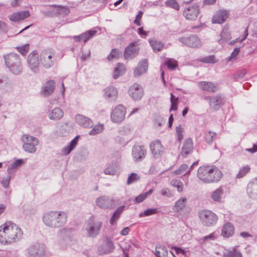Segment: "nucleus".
<instances>
[{
    "label": "nucleus",
    "mask_w": 257,
    "mask_h": 257,
    "mask_svg": "<svg viewBox=\"0 0 257 257\" xmlns=\"http://www.w3.org/2000/svg\"><path fill=\"white\" fill-rule=\"evenodd\" d=\"M198 86L202 90L209 92H215L218 90L217 86L211 82L201 81Z\"/></svg>",
    "instance_id": "27"
},
{
    "label": "nucleus",
    "mask_w": 257,
    "mask_h": 257,
    "mask_svg": "<svg viewBox=\"0 0 257 257\" xmlns=\"http://www.w3.org/2000/svg\"><path fill=\"white\" fill-rule=\"evenodd\" d=\"M184 130L181 125L176 126V134L177 136V140L180 142L183 140L184 138Z\"/></svg>",
    "instance_id": "55"
},
{
    "label": "nucleus",
    "mask_w": 257,
    "mask_h": 257,
    "mask_svg": "<svg viewBox=\"0 0 257 257\" xmlns=\"http://www.w3.org/2000/svg\"><path fill=\"white\" fill-rule=\"evenodd\" d=\"M205 99L209 101L210 107L214 110H218L226 100L224 96L220 94L213 96H207Z\"/></svg>",
    "instance_id": "12"
},
{
    "label": "nucleus",
    "mask_w": 257,
    "mask_h": 257,
    "mask_svg": "<svg viewBox=\"0 0 257 257\" xmlns=\"http://www.w3.org/2000/svg\"><path fill=\"white\" fill-rule=\"evenodd\" d=\"M140 179V177L135 173H132L128 176L127 180V184L130 185Z\"/></svg>",
    "instance_id": "56"
},
{
    "label": "nucleus",
    "mask_w": 257,
    "mask_h": 257,
    "mask_svg": "<svg viewBox=\"0 0 257 257\" xmlns=\"http://www.w3.org/2000/svg\"><path fill=\"white\" fill-rule=\"evenodd\" d=\"M159 211L157 208H149L144 212H141L139 214V216L140 217H144V216H149L152 215L156 214L158 213Z\"/></svg>",
    "instance_id": "46"
},
{
    "label": "nucleus",
    "mask_w": 257,
    "mask_h": 257,
    "mask_svg": "<svg viewBox=\"0 0 257 257\" xmlns=\"http://www.w3.org/2000/svg\"><path fill=\"white\" fill-rule=\"evenodd\" d=\"M49 119L54 120H59L63 115V111L59 107H56L48 111Z\"/></svg>",
    "instance_id": "34"
},
{
    "label": "nucleus",
    "mask_w": 257,
    "mask_h": 257,
    "mask_svg": "<svg viewBox=\"0 0 257 257\" xmlns=\"http://www.w3.org/2000/svg\"><path fill=\"white\" fill-rule=\"evenodd\" d=\"M121 53L117 49H113L110 54L107 56V59L111 61L113 59H118L121 55Z\"/></svg>",
    "instance_id": "50"
},
{
    "label": "nucleus",
    "mask_w": 257,
    "mask_h": 257,
    "mask_svg": "<svg viewBox=\"0 0 257 257\" xmlns=\"http://www.w3.org/2000/svg\"><path fill=\"white\" fill-rule=\"evenodd\" d=\"M96 204L100 208H108L110 204V200L107 196H102L96 199Z\"/></svg>",
    "instance_id": "36"
},
{
    "label": "nucleus",
    "mask_w": 257,
    "mask_h": 257,
    "mask_svg": "<svg viewBox=\"0 0 257 257\" xmlns=\"http://www.w3.org/2000/svg\"><path fill=\"white\" fill-rule=\"evenodd\" d=\"M171 184L174 187L177 188L179 192H182L183 190V184L180 180L173 179L171 181Z\"/></svg>",
    "instance_id": "48"
},
{
    "label": "nucleus",
    "mask_w": 257,
    "mask_h": 257,
    "mask_svg": "<svg viewBox=\"0 0 257 257\" xmlns=\"http://www.w3.org/2000/svg\"><path fill=\"white\" fill-rule=\"evenodd\" d=\"M42 220L47 227L58 228L66 223L67 215L66 212L62 211H50L44 214Z\"/></svg>",
    "instance_id": "2"
},
{
    "label": "nucleus",
    "mask_w": 257,
    "mask_h": 257,
    "mask_svg": "<svg viewBox=\"0 0 257 257\" xmlns=\"http://www.w3.org/2000/svg\"><path fill=\"white\" fill-rule=\"evenodd\" d=\"M210 168L212 171H210L211 172L209 173L210 177H214V180H212V182H216L219 181L222 177V173L220 170L217 167L214 166H210Z\"/></svg>",
    "instance_id": "41"
},
{
    "label": "nucleus",
    "mask_w": 257,
    "mask_h": 257,
    "mask_svg": "<svg viewBox=\"0 0 257 257\" xmlns=\"http://www.w3.org/2000/svg\"><path fill=\"white\" fill-rule=\"evenodd\" d=\"M153 189H151L148 191L140 194L135 198L134 201L137 203L142 202L148 197V196L151 195L153 193Z\"/></svg>",
    "instance_id": "44"
},
{
    "label": "nucleus",
    "mask_w": 257,
    "mask_h": 257,
    "mask_svg": "<svg viewBox=\"0 0 257 257\" xmlns=\"http://www.w3.org/2000/svg\"><path fill=\"white\" fill-rule=\"evenodd\" d=\"M57 15L63 16H67L70 12L68 7L61 6H57Z\"/></svg>",
    "instance_id": "52"
},
{
    "label": "nucleus",
    "mask_w": 257,
    "mask_h": 257,
    "mask_svg": "<svg viewBox=\"0 0 257 257\" xmlns=\"http://www.w3.org/2000/svg\"><path fill=\"white\" fill-rule=\"evenodd\" d=\"M166 7L172 8L175 10L178 11L180 9V6L176 0H168L165 2Z\"/></svg>",
    "instance_id": "51"
},
{
    "label": "nucleus",
    "mask_w": 257,
    "mask_h": 257,
    "mask_svg": "<svg viewBox=\"0 0 257 257\" xmlns=\"http://www.w3.org/2000/svg\"><path fill=\"white\" fill-rule=\"evenodd\" d=\"M139 50L137 43L133 42L125 48L124 51V57L127 60L132 59L137 56Z\"/></svg>",
    "instance_id": "17"
},
{
    "label": "nucleus",
    "mask_w": 257,
    "mask_h": 257,
    "mask_svg": "<svg viewBox=\"0 0 257 257\" xmlns=\"http://www.w3.org/2000/svg\"><path fill=\"white\" fill-rule=\"evenodd\" d=\"M30 16L28 11H20L13 13L9 17L10 20L12 22H18Z\"/></svg>",
    "instance_id": "30"
},
{
    "label": "nucleus",
    "mask_w": 257,
    "mask_h": 257,
    "mask_svg": "<svg viewBox=\"0 0 257 257\" xmlns=\"http://www.w3.org/2000/svg\"><path fill=\"white\" fill-rule=\"evenodd\" d=\"M165 63L168 68L171 70H174L178 66L177 62L173 59H168Z\"/></svg>",
    "instance_id": "53"
},
{
    "label": "nucleus",
    "mask_w": 257,
    "mask_h": 257,
    "mask_svg": "<svg viewBox=\"0 0 257 257\" xmlns=\"http://www.w3.org/2000/svg\"><path fill=\"white\" fill-rule=\"evenodd\" d=\"M223 189L220 187L212 192L211 198L215 202L220 203L223 199Z\"/></svg>",
    "instance_id": "37"
},
{
    "label": "nucleus",
    "mask_w": 257,
    "mask_h": 257,
    "mask_svg": "<svg viewBox=\"0 0 257 257\" xmlns=\"http://www.w3.org/2000/svg\"><path fill=\"white\" fill-rule=\"evenodd\" d=\"M198 216L202 224L207 227L215 225L218 220L216 214L209 210H203L200 211Z\"/></svg>",
    "instance_id": "5"
},
{
    "label": "nucleus",
    "mask_w": 257,
    "mask_h": 257,
    "mask_svg": "<svg viewBox=\"0 0 257 257\" xmlns=\"http://www.w3.org/2000/svg\"><path fill=\"white\" fill-rule=\"evenodd\" d=\"M228 14L226 11L218 12L212 18V23L217 24L223 23L228 18Z\"/></svg>",
    "instance_id": "33"
},
{
    "label": "nucleus",
    "mask_w": 257,
    "mask_h": 257,
    "mask_svg": "<svg viewBox=\"0 0 257 257\" xmlns=\"http://www.w3.org/2000/svg\"><path fill=\"white\" fill-rule=\"evenodd\" d=\"M45 251V245L42 243H36L30 246L27 249L28 255L30 257H40Z\"/></svg>",
    "instance_id": "13"
},
{
    "label": "nucleus",
    "mask_w": 257,
    "mask_h": 257,
    "mask_svg": "<svg viewBox=\"0 0 257 257\" xmlns=\"http://www.w3.org/2000/svg\"><path fill=\"white\" fill-rule=\"evenodd\" d=\"M103 130V125L102 124H98L95 125L92 129L89 132V134L91 136L97 135Z\"/></svg>",
    "instance_id": "49"
},
{
    "label": "nucleus",
    "mask_w": 257,
    "mask_h": 257,
    "mask_svg": "<svg viewBox=\"0 0 257 257\" xmlns=\"http://www.w3.org/2000/svg\"><path fill=\"white\" fill-rule=\"evenodd\" d=\"M147 150L144 146L135 145L132 148V156L135 161H141L146 155Z\"/></svg>",
    "instance_id": "16"
},
{
    "label": "nucleus",
    "mask_w": 257,
    "mask_h": 257,
    "mask_svg": "<svg viewBox=\"0 0 257 257\" xmlns=\"http://www.w3.org/2000/svg\"><path fill=\"white\" fill-rule=\"evenodd\" d=\"M217 237V234L215 232H213L211 233V234L204 236L203 237V241H207L208 240H215Z\"/></svg>",
    "instance_id": "61"
},
{
    "label": "nucleus",
    "mask_w": 257,
    "mask_h": 257,
    "mask_svg": "<svg viewBox=\"0 0 257 257\" xmlns=\"http://www.w3.org/2000/svg\"><path fill=\"white\" fill-rule=\"evenodd\" d=\"M160 194L167 197H171L172 196L171 191L167 188H163L160 191Z\"/></svg>",
    "instance_id": "63"
},
{
    "label": "nucleus",
    "mask_w": 257,
    "mask_h": 257,
    "mask_svg": "<svg viewBox=\"0 0 257 257\" xmlns=\"http://www.w3.org/2000/svg\"><path fill=\"white\" fill-rule=\"evenodd\" d=\"M27 63L29 68L32 71L36 73L39 70L40 59L37 51H32L27 57Z\"/></svg>",
    "instance_id": "10"
},
{
    "label": "nucleus",
    "mask_w": 257,
    "mask_h": 257,
    "mask_svg": "<svg viewBox=\"0 0 257 257\" xmlns=\"http://www.w3.org/2000/svg\"><path fill=\"white\" fill-rule=\"evenodd\" d=\"M55 52L53 50L49 49L43 50L40 55L42 65L46 68L52 67L55 60Z\"/></svg>",
    "instance_id": "6"
},
{
    "label": "nucleus",
    "mask_w": 257,
    "mask_h": 257,
    "mask_svg": "<svg viewBox=\"0 0 257 257\" xmlns=\"http://www.w3.org/2000/svg\"><path fill=\"white\" fill-rule=\"evenodd\" d=\"M212 171L210 166H203L199 168L197 171V177L198 178L205 183H212L214 180V177H210V174Z\"/></svg>",
    "instance_id": "11"
},
{
    "label": "nucleus",
    "mask_w": 257,
    "mask_h": 257,
    "mask_svg": "<svg viewBox=\"0 0 257 257\" xmlns=\"http://www.w3.org/2000/svg\"><path fill=\"white\" fill-rule=\"evenodd\" d=\"M79 136H76L67 146H65L61 151L64 156L69 155L77 146L79 138Z\"/></svg>",
    "instance_id": "32"
},
{
    "label": "nucleus",
    "mask_w": 257,
    "mask_h": 257,
    "mask_svg": "<svg viewBox=\"0 0 257 257\" xmlns=\"http://www.w3.org/2000/svg\"><path fill=\"white\" fill-rule=\"evenodd\" d=\"M187 202L186 198L181 197L175 202L173 209L175 212L181 213L186 208Z\"/></svg>",
    "instance_id": "35"
},
{
    "label": "nucleus",
    "mask_w": 257,
    "mask_h": 257,
    "mask_svg": "<svg viewBox=\"0 0 257 257\" xmlns=\"http://www.w3.org/2000/svg\"><path fill=\"white\" fill-rule=\"evenodd\" d=\"M201 61L205 63H214L216 62L214 55H210L202 58Z\"/></svg>",
    "instance_id": "60"
},
{
    "label": "nucleus",
    "mask_w": 257,
    "mask_h": 257,
    "mask_svg": "<svg viewBox=\"0 0 257 257\" xmlns=\"http://www.w3.org/2000/svg\"><path fill=\"white\" fill-rule=\"evenodd\" d=\"M221 256L222 257H243L242 252L238 248V246L223 248Z\"/></svg>",
    "instance_id": "20"
},
{
    "label": "nucleus",
    "mask_w": 257,
    "mask_h": 257,
    "mask_svg": "<svg viewBox=\"0 0 257 257\" xmlns=\"http://www.w3.org/2000/svg\"><path fill=\"white\" fill-rule=\"evenodd\" d=\"M143 12L141 11H139L138 14L136 16L135 20H134V23L136 24L138 26H141V19L143 16Z\"/></svg>",
    "instance_id": "64"
},
{
    "label": "nucleus",
    "mask_w": 257,
    "mask_h": 257,
    "mask_svg": "<svg viewBox=\"0 0 257 257\" xmlns=\"http://www.w3.org/2000/svg\"><path fill=\"white\" fill-rule=\"evenodd\" d=\"M125 72V67L122 63H118L113 71V77L114 79L121 76Z\"/></svg>",
    "instance_id": "43"
},
{
    "label": "nucleus",
    "mask_w": 257,
    "mask_h": 257,
    "mask_svg": "<svg viewBox=\"0 0 257 257\" xmlns=\"http://www.w3.org/2000/svg\"><path fill=\"white\" fill-rule=\"evenodd\" d=\"M86 223L85 230L87 231L88 236L92 238L96 237L100 232L102 224L101 221H94L92 218H90L87 220Z\"/></svg>",
    "instance_id": "7"
},
{
    "label": "nucleus",
    "mask_w": 257,
    "mask_h": 257,
    "mask_svg": "<svg viewBox=\"0 0 257 257\" xmlns=\"http://www.w3.org/2000/svg\"><path fill=\"white\" fill-rule=\"evenodd\" d=\"M115 248L112 241L108 237L105 238L103 244L100 246L98 248V252L99 255H104L112 252Z\"/></svg>",
    "instance_id": "18"
},
{
    "label": "nucleus",
    "mask_w": 257,
    "mask_h": 257,
    "mask_svg": "<svg viewBox=\"0 0 257 257\" xmlns=\"http://www.w3.org/2000/svg\"><path fill=\"white\" fill-rule=\"evenodd\" d=\"M170 248L172 249H174L175 250L176 253L178 254H182L184 256H186L187 252L186 251H185L183 248L180 247H177L175 246H171Z\"/></svg>",
    "instance_id": "62"
},
{
    "label": "nucleus",
    "mask_w": 257,
    "mask_h": 257,
    "mask_svg": "<svg viewBox=\"0 0 257 257\" xmlns=\"http://www.w3.org/2000/svg\"><path fill=\"white\" fill-rule=\"evenodd\" d=\"M73 229L70 227L61 228L58 230V237L62 240L68 241L70 239Z\"/></svg>",
    "instance_id": "29"
},
{
    "label": "nucleus",
    "mask_w": 257,
    "mask_h": 257,
    "mask_svg": "<svg viewBox=\"0 0 257 257\" xmlns=\"http://www.w3.org/2000/svg\"><path fill=\"white\" fill-rule=\"evenodd\" d=\"M11 179V174H8L6 177L3 178V179L1 181V183L4 188H9Z\"/></svg>",
    "instance_id": "58"
},
{
    "label": "nucleus",
    "mask_w": 257,
    "mask_h": 257,
    "mask_svg": "<svg viewBox=\"0 0 257 257\" xmlns=\"http://www.w3.org/2000/svg\"><path fill=\"white\" fill-rule=\"evenodd\" d=\"M246 192L249 198L257 200V179L252 180L248 183Z\"/></svg>",
    "instance_id": "24"
},
{
    "label": "nucleus",
    "mask_w": 257,
    "mask_h": 257,
    "mask_svg": "<svg viewBox=\"0 0 257 257\" xmlns=\"http://www.w3.org/2000/svg\"><path fill=\"white\" fill-rule=\"evenodd\" d=\"M23 150L29 153L34 154L37 151L36 146L39 144V139L35 137L25 134L22 136Z\"/></svg>",
    "instance_id": "4"
},
{
    "label": "nucleus",
    "mask_w": 257,
    "mask_h": 257,
    "mask_svg": "<svg viewBox=\"0 0 257 257\" xmlns=\"http://www.w3.org/2000/svg\"><path fill=\"white\" fill-rule=\"evenodd\" d=\"M250 171V168L248 166L246 165L243 166L240 169L239 172L237 174L236 178L239 179L244 177L249 171Z\"/></svg>",
    "instance_id": "54"
},
{
    "label": "nucleus",
    "mask_w": 257,
    "mask_h": 257,
    "mask_svg": "<svg viewBox=\"0 0 257 257\" xmlns=\"http://www.w3.org/2000/svg\"><path fill=\"white\" fill-rule=\"evenodd\" d=\"M29 44H27L21 46L17 47L16 48L22 55H25L29 50Z\"/></svg>",
    "instance_id": "57"
},
{
    "label": "nucleus",
    "mask_w": 257,
    "mask_h": 257,
    "mask_svg": "<svg viewBox=\"0 0 257 257\" xmlns=\"http://www.w3.org/2000/svg\"><path fill=\"white\" fill-rule=\"evenodd\" d=\"M148 68V62L147 59H143L139 61L138 66L134 71V74L135 77L142 75L146 73Z\"/></svg>",
    "instance_id": "25"
},
{
    "label": "nucleus",
    "mask_w": 257,
    "mask_h": 257,
    "mask_svg": "<svg viewBox=\"0 0 257 257\" xmlns=\"http://www.w3.org/2000/svg\"><path fill=\"white\" fill-rule=\"evenodd\" d=\"M57 5H49L44 7L43 13L46 16L52 17L57 15Z\"/></svg>",
    "instance_id": "39"
},
{
    "label": "nucleus",
    "mask_w": 257,
    "mask_h": 257,
    "mask_svg": "<svg viewBox=\"0 0 257 257\" xmlns=\"http://www.w3.org/2000/svg\"><path fill=\"white\" fill-rule=\"evenodd\" d=\"M188 168V166L186 164L181 165L179 168L176 170L174 174L175 175H182L183 174Z\"/></svg>",
    "instance_id": "59"
},
{
    "label": "nucleus",
    "mask_w": 257,
    "mask_h": 257,
    "mask_svg": "<svg viewBox=\"0 0 257 257\" xmlns=\"http://www.w3.org/2000/svg\"><path fill=\"white\" fill-rule=\"evenodd\" d=\"M95 30H88L79 35L74 36L73 38L77 42H83L86 43L88 40L93 38L97 33Z\"/></svg>",
    "instance_id": "21"
},
{
    "label": "nucleus",
    "mask_w": 257,
    "mask_h": 257,
    "mask_svg": "<svg viewBox=\"0 0 257 257\" xmlns=\"http://www.w3.org/2000/svg\"><path fill=\"white\" fill-rule=\"evenodd\" d=\"M103 92V97L107 101H113L117 99V90L112 86H109L105 88Z\"/></svg>",
    "instance_id": "22"
},
{
    "label": "nucleus",
    "mask_w": 257,
    "mask_h": 257,
    "mask_svg": "<svg viewBox=\"0 0 257 257\" xmlns=\"http://www.w3.org/2000/svg\"><path fill=\"white\" fill-rule=\"evenodd\" d=\"M150 148L153 157L156 159L161 157L164 153V148L159 140L152 142L150 145Z\"/></svg>",
    "instance_id": "14"
},
{
    "label": "nucleus",
    "mask_w": 257,
    "mask_h": 257,
    "mask_svg": "<svg viewBox=\"0 0 257 257\" xmlns=\"http://www.w3.org/2000/svg\"><path fill=\"white\" fill-rule=\"evenodd\" d=\"M128 93L133 99L134 100H139L144 95V90L139 84L135 83L130 87L128 90Z\"/></svg>",
    "instance_id": "15"
},
{
    "label": "nucleus",
    "mask_w": 257,
    "mask_h": 257,
    "mask_svg": "<svg viewBox=\"0 0 257 257\" xmlns=\"http://www.w3.org/2000/svg\"><path fill=\"white\" fill-rule=\"evenodd\" d=\"M199 13V6L194 5L186 8L183 12V16L188 20L194 21L197 19Z\"/></svg>",
    "instance_id": "19"
},
{
    "label": "nucleus",
    "mask_w": 257,
    "mask_h": 257,
    "mask_svg": "<svg viewBox=\"0 0 257 257\" xmlns=\"http://www.w3.org/2000/svg\"><path fill=\"white\" fill-rule=\"evenodd\" d=\"M24 161L21 159L16 160L14 163L8 166L7 169L8 173L9 174L14 173L16 169L24 164Z\"/></svg>",
    "instance_id": "38"
},
{
    "label": "nucleus",
    "mask_w": 257,
    "mask_h": 257,
    "mask_svg": "<svg viewBox=\"0 0 257 257\" xmlns=\"http://www.w3.org/2000/svg\"><path fill=\"white\" fill-rule=\"evenodd\" d=\"M118 169V165L116 162H112L107 165L104 170V173L105 175L113 176L116 173Z\"/></svg>",
    "instance_id": "40"
},
{
    "label": "nucleus",
    "mask_w": 257,
    "mask_h": 257,
    "mask_svg": "<svg viewBox=\"0 0 257 257\" xmlns=\"http://www.w3.org/2000/svg\"><path fill=\"white\" fill-rule=\"evenodd\" d=\"M75 120L78 125L85 128H90L93 125V122L90 118L80 114L75 115Z\"/></svg>",
    "instance_id": "23"
},
{
    "label": "nucleus",
    "mask_w": 257,
    "mask_h": 257,
    "mask_svg": "<svg viewBox=\"0 0 257 257\" xmlns=\"http://www.w3.org/2000/svg\"><path fill=\"white\" fill-rule=\"evenodd\" d=\"M4 58L6 66L15 75H19L22 73L23 67L20 56L14 53H10L4 55Z\"/></svg>",
    "instance_id": "3"
},
{
    "label": "nucleus",
    "mask_w": 257,
    "mask_h": 257,
    "mask_svg": "<svg viewBox=\"0 0 257 257\" xmlns=\"http://www.w3.org/2000/svg\"><path fill=\"white\" fill-rule=\"evenodd\" d=\"M55 88V81L52 80H48L44 84L41 93L44 96H48L54 92Z\"/></svg>",
    "instance_id": "26"
},
{
    "label": "nucleus",
    "mask_w": 257,
    "mask_h": 257,
    "mask_svg": "<svg viewBox=\"0 0 257 257\" xmlns=\"http://www.w3.org/2000/svg\"><path fill=\"white\" fill-rule=\"evenodd\" d=\"M193 149V144L191 138H187L185 140L181 150V155L184 157H186Z\"/></svg>",
    "instance_id": "28"
},
{
    "label": "nucleus",
    "mask_w": 257,
    "mask_h": 257,
    "mask_svg": "<svg viewBox=\"0 0 257 257\" xmlns=\"http://www.w3.org/2000/svg\"><path fill=\"white\" fill-rule=\"evenodd\" d=\"M234 233V227L232 223L226 222L222 227L221 235L226 238L232 236Z\"/></svg>",
    "instance_id": "31"
},
{
    "label": "nucleus",
    "mask_w": 257,
    "mask_h": 257,
    "mask_svg": "<svg viewBox=\"0 0 257 257\" xmlns=\"http://www.w3.org/2000/svg\"><path fill=\"white\" fill-rule=\"evenodd\" d=\"M149 42L155 52L161 51L164 47V44L162 42L155 39H150Z\"/></svg>",
    "instance_id": "42"
},
{
    "label": "nucleus",
    "mask_w": 257,
    "mask_h": 257,
    "mask_svg": "<svg viewBox=\"0 0 257 257\" xmlns=\"http://www.w3.org/2000/svg\"><path fill=\"white\" fill-rule=\"evenodd\" d=\"M125 113V108L122 105L116 106L111 113V121L114 123H120L124 119Z\"/></svg>",
    "instance_id": "9"
},
{
    "label": "nucleus",
    "mask_w": 257,
    "mask_h": 257,
    "mask_svg": "<svg viewBox=\"0 0 257 257\" xmlns=\"http://www.w3.org/2000/svg\"><path fill=\"white\" fill-rule=\"evenodd\" d=\"M216 133L211 131L205 132L204 135V138L205 142L208 144H211Z\"/></svg>",
    "instance_id": "47"
},
{
    "label": "nucleus",
    "mask_w": 257,
    "mask_h": 257,
    "mask_svg": "<svg viewBox=\"0 0 257 257\" xmlns=\"http://www.w3.org/2000/svg\"><path fill=\"white\" fill-rule=\"evenodd\" d=\"M178 41L183 46L190 48H198L201 45L200 39L196 35L180 37L178 38Z\"/></svg>",
    "instance_id": "8"
},
{
    "label": "nucleus",
    "mask_w": 257,
    "mask_h": 257,
    "mask_svg": "<svg viewBox=\"0 0 257 257\" xmlns=\"http://www.w3.org/2000/svg\"><path fill=\"white\" fill-rule=\"evenodd\" d=\"M220 39L218 40L219 43L221 44H223L225 42L230 39V35L228 31L226 29H223L220 34Z\"/></svg>",
    "instance_id": "45"
},
{
    "label": "nucleus",
    "mask_w": 257,
    "mask_h": 257,
    "mask_svg": "<svg viewBox=\"0 0 257 257\" xmlns=\"http://www.w3.org/2000/svg\"><path fill=\"white\" fill-rule=\"evenodd\" d=\"M22 236L21 229L12 221H7L0 226V242L3 244L17 242Z\"/></svg>",
    "instance_id": "1"
}]
</instances>
